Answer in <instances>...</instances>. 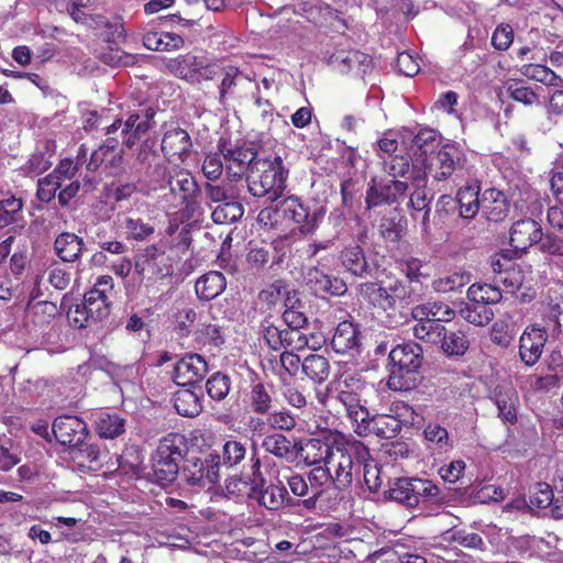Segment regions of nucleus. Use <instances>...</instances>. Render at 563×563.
I'll list each match as a JSON object with an SVG mask.
<instances>
[{"label":"nucleus","instance_id":"obj_32","mask_svg":"<svg viewBox=\"0 0 563 563\" xmlns=\"http://www.w3.org/2000/svg\"><path fill=\"white\" fill-rule=\"evenodd\" d=\"M84 310L86 309V314L89 316L92 321H100L108 317L109 301L108 296L106 295V288H93L85 295Z\"/></svg>","mask_w":563,"mask_h":563},{"label":"nucleus","instance_id":"obj_44","mask_svg":"<svg viewBox=\"0 0 563 563\" xmlns=\"http://www.w3.org/2000/svg\"><path fill=\"white\" fill-rule=\"evenodd\" d=\"M461 317L468 323L475 325H486L494 318L492 308L476 302L467 303L460 310Z\"/></svg>","mask_w":563,"mask_h":563},{"label":"nucleus","instance_id":"obj_28","mask_svg":"<svg viewBox=\"0 0 563 563\" xmlns=\"http://www.w3.org/2000/svg\"><path fill=\"white\" fill-rule=\"evenodd\" d=\"M225 287L224 275L217 271H210L197 279L195 291L199 299L209 301L221 295Z\"/></svg>","mask_w":563,"mask_h":563},{"label":"nucleus","instance_id":"obj_37","mask_svg":"<svg viewBox=\"0 0 563 563\" xmlns=\"http://www.w3.org/2000/svg\"><path fill=\"white\" fill-rule=\"evenodd\" d=\"M203 57L191 54L180 55L168 63V68L179 78L195 84V76Z\"/></svg>","mask_w":563,"mask_h":563},{"label":"nucleus","instance_id":"obj_42","mask_svg":"<svg viewBox=\"0 0 563 563\" xmlns=\"http://www.w3.org/2000/svg\"><path fill=\"white\" fill-rule=\"evenodd\" d=\"M467 298L472 302L488 307V305H495L499 302L503 298V295L499 288L489 284H473L467 289Z\"/></svg>","mask_w":563,"mask_h":563},{"label":"nucleus","instance_id":"obj_33","mask_svg":"<svg viewBox=\"0 0 563 563\" xmlns=\"http://www.w3.org/2000/svg\"><path fill=\"white\" fill-rule=\"evenodd\" d=\"M331 366L327 357L309 354L302 360V373L314 384H322L330 375Z\"/></svg>","mask_w":563,"mask_h":563},{"label":"nucleus","instance_id":"obj_57","mask_svg":"<svg viewBox=\"0 0 563 563\" xmlns=\"http://www.w3.org/2000/svg\"><path fill=\"white\" fill-rule=\"evenodd\" d=\"M389 291L394 295L396 301L398 302L400 309L407 308L417 301L418 295L415 289L404 284L400 280H395L389 284Z\"/></svg>","mask_w":563,"mask_h":563},{"label":"nucleus","instance_id":"obj_60","mask_svg":"<svg viewBox=\"0 0 563 563\" xmlns=\"http://www.w3.org/2000/svg\"><path fill=\"white\" fill-rule=\"evenodd\" d=\"M411 316L417 321L416 325L412 328V332L415 338L421 340L420 330L427 331L428 325L431 323H435L434 319H431V314L429 313V302L417 305L411 309Z\"/></svg>","mask_w":563,"mask_h":563},{"label":"nucleus","instance_id":"obj_20","mask_svg":"<svg viewBox=\"0 0 563 563\" xmlns=\"http://www.w3.org/2000/svg\"><path fill=\"white\" fill-rule=\"evenodd\" d=\"M284 217L299 224L300 232L311 233L318 225L320 213L309 211L308 207L300 202L296 197H288L282 201Z\"/></svg>","mask_w":563,"mask_h":563},{"label":"nucleus","instance_id":"obj_15","mask_svg":"<svg viewBox=\"0 0 563 563\" xmlns=\"http://www.w3.org/2000/svg\"><path fill=\"white\" fill-rule=\"evenodd\" d=\"M207 373V361L200 354L190 353L175 364L173 379L179 386H191L201 382Z\"/></svg>","mask_w":563,"mask_h":563},{"label":"nucleus","instance_id":"obj_56","mask_svg":"<svg viewBox=\"0 0 563 563\" xmlns=\"http://www.w3.org/2000/svg\"><path fill=\"white\" fill-rule=\"evenodd\" d=\"M23 208V201L14 196L0 200V229L14 222L15 214Z\"/></svg>","mask_w":563,"mask_h":563},{"label":"nucleus","instance_id":"obj_55","mask_svg":"<svg viewBox=\"0 0 563 563\" xmlns=\"http://www.w3.org/2000/svg\"><path fill=\"white\" fill-rule=\"evenodd\" d=\"M446 534H449L448 539L450 541L456 542L464 548L481 551L485 548V542L478 533L467 532L466 530L461 529L446 531Z\"/></svg>","mask_w":563,"mask_h":563},{"label":"nucleus","instance_id":"obj_29","mask_svg":"<svg viewBox=\"0 0 563 563\" xmlns=\"http://www.w3.org/2000/svg\"><path fill=\"white\" fill-rule=\"evenodd\" d=\"M336 446L321 439H309L303 446L297 448L298 452H301V456L308 465H316L324 463L329 465L328 461L331 460L335 452Z\"/></svg>","mask_w":563,"mask_h":563},{"label":"nucleus","instance_id":"obj_35","mask_svg":"<svg viewBox=\"0 0 563 563\" xmlns=\"http://www.w3.org/2000/svg\"><path fill=\"white\" fill-rule=\"evenodd\" d=\"M174 407L183 417H196L202 410L199 396L191 389L181 388L174 394Z\"/></svg>","mask_w":563,"mask_h":563},{"label":"nucleus","instance_id":"obj_23","mask_svg":"<svg viewBox=\"0 0 563 563\" xmlns=\"http://www.w3.org/2000/svg\"><path fill=\"white\" fill-rule=\"evenodd\" d=\"M340 262L346 272L361 278L373 277L377 271L376 265L367 261L364 250L357 244L344 247L340 253Z\"/></svg>","mask_w":563,"mask_h":563},{"label":"nucleus","instance_id":"obj_39","mask_svg":"<svg viewBox=\"0 0 563 563\" xmlns=\"http://www.w3.org/2000/svg\"><path fill=\"white\" fill-rule=\"evenodd\" d=\"M125 420L117 413L101 412L96 420L100 438L114 439L124 432Z\"/></svg>","mask_w":563,"mask_h":563},{"label":"nucleus","instance_id":"obj_6","mask_svg":"<svg viewBox=\"0 0 563 563\" xmlns=\"http://www.w3.org/2000/svg\"><path fill=\"white\" fill-rule=\"evenodd\" d=\"M421 341L439 345L448 357H461L471 346L470 335L461 329H448L441 323H431L427 331L420 330Z\"/></svg>","mask_w":563,"mask_h":563},{"label":"nucleus","instance_id":"obj_26","mask_svg":"<svg viewBox=\"0 0 563 563\" xmlns=\"http://www.w3.org/2000/svg\"><path fill=\"white\" fill-rule=\"evenodd\" d=\"M332 349L339 354L357 351L360 346V332L350 321L340 322L331 340Z\"/></svg>","mask_w":563,"mask_h":563},{"label":"nucleus","instance_id":"obj_16","mask_svg":"<svg viewBox=\"0 0 563 563\" xmlns=\"http://www.w3.org/2000/svg\"><path fill=\"white\" fill-rule=\"evenodd\" d=\"M402 422L393 415L376 413L364 419V422L356 426L355 433L360 437L375 434L382 439L396 438L401 431Z\"/></svg>","mask_w":563,"mask_h":563},{"label":"nucleus","instance_id":"obj_49","mask_svg":"<svg viewBox=\"0 0 563 563\" xmlns=\"http://www.w3.org/2000/svg\"><path fill=\"white\" fill-rule=\"evenodd\" d=\"M123 158V151L120 150L118 152L111 151L107 148L106 145L101 144L99 148L95 150L91 153L90 161L88 163V169L95 170L101 164L117 166L121 163Z\"/></svg>","mask_w":563,"mask_h":563},{"label":"nucleus","instance_id":"obj_18","mask_svg":"<svg viewBox=\"0 0 563 563\" xmlns=\"http://www.w3.org/2000/svg\"><path fill=\"white\" fill-rule=\"evenodd\" d=\"M249 496L267 510H279L289 500L288 490L282 482L267 484L263 478L251 487Z\"/></svg>","mask_w":563,"mask_h":563},{"label":"nucleus","instance_id":"obj_27","mask_svg":"<svg viewBox=\"0 0 563 563\" xmlns=\"http://www.w3.org/2000/svg\"><path fill=\"white\" fill-rule=\"evenodd\" d=\"M85 243L81 238L71 232H63L55 239V254L66 263H74L80 258Z\"/></svg>","mask_w":563,"mask_h":563},{"label":"nucleus","instance_id":"obj_13","mask_svg":"<svg viewBox=\"0 0 563 563\" xmlns=\"http://www.w3.org/2000/svg\"><path fill=\"white\" fill-rule=\"evenodd\" d=\"M169 196H172V206L178 208L185 206L192 207L195 198L200 191L199 186L194 176L186 169L174 168V174L167 187Z\"/></svg>","mask_w":563,"mask_h":563},{"label":"nucleus","instance_id":"obj_30","mask_svg":"<svg viewBox=\"0 0 563 563\" xmlns=\"http://www.w3.org/2000/svg\"><path fill=\"white\" fill-rule=\"evenodd\" d=\"M189 134L183 129H173L164 134L162 140V151L168 158L177 156L183 158L191 148Z\"/></svg>","mask_w":563,"mask_h":563},{"label":"nucleus","instance_id":"obj_36","mask_svg":"<svg viewBox=\"0 0 563 563\" xmlns=\"http://www.w3.org/2000/svg\"><path fill=\"white\" fill-rule=\"evenodd\" d=\"M459 216L463 219L474 218L481 209L478 188L465 186L457 191L456 198Z\"/></svg>","mask_w":563,"mask_h":563},{"label":"nucleus","instance_id":"obj_12","mask_svg":"<svg viewBox=\"0 0 563 563\" xmlns=\"http://www.w3.org/2000/svg\"><path fill=\"white\" fill-rule=\"evenodd\" d=\"M156 111L153 107L128 112L121 131L122 144L131 148L154 125Z\"/></svg>","mask_w":563,"mask_h":563},{"label":"nucleus","instance_id":"obj_4","mask_svg":"<svg viewBox=\"0 0 563 563\" xmlns=\"http://www.w3.org/2000/svg\"><path fill=\"white\" fill-rule=\"evenodd\" d=\"M368 455L367 448L361 442L336 446L333 456L328 461L331 472H334L332 483L335 488L346 489L352 484L354 475L361 471L362 464Z\"/></svg>","mask_w":563,"mask_h":563},{"label":"nucleus","instance_id":"obj_1","mask_svg":"<svg viewBox=\"0 0 563 563\" xmlns=\"http://www.w3.org/2000/svg\"><path fill=\"white\" fill-rule=\"evenodd\" d=\"M388 358V388L396 391L416 388L421 380L420 369L423 363L421 345L413 341L397 344L389 351Z\"/></svg>","mask_w":563,"mask_h":563},{"label":"nucleus","instance_id":"obj_10","mask_svg":"<svg viewBox=\"0 0 563 563\" xmlns=\"http://www.w3.org/2000/svg\"><path fill=\"white\" fill-rule=\"evenodd\" d=\"M426 169L437 181L449 179L456 170L463 168V153L453 144H445L426 159Z\"/></svg>","mask_w":563,"mask_h":563},{"label":"nucleus","instance_id":"obj_7","mask_svg":"<svg viewBox=\"0 0 563 563\" xmlns=\"http://www.w3.org/2000/svg\"><path fill=\"white\" fill-rule=\"evenodd\" d=\"M135 273L142 280L155 283L173 274L172 260L163 247L152 244L135 261Z\"/></svg>","mask_w":563,"mask_h":563},{"label":"nucleus","instance_id":"obj_51","mask_svg":"<svg viewBox=\"0 0 563 563\" xmlns=\"http://www.w3.org/2000/svg\"><path fill=\"white\" fill-rule=\"evenodd\" d=\"M358 291L364 300L385 311L387 286L384 287L378 283L367 282L360 285Z\"/></svg>","mask_w":563,"mask_h":563},{"label":"nucleus","instance_id":"obj_2","mask_svg":"<svg viewBox=\"0 0 563 563\" xmlns=\"http://www.w3.org/2000/svg\"><path fill=\"white\" fill-rule=\"evenodd\" d=\"M288 172L279 156L263 157L254 162L246 174L249 192L256 198H265L268 202L278 200L286 188Z\"/></svg>","mask_w":563,"mask_h":563},{"label":"nucleus","instance_id":"obj_62","mask_svg":"<svg viewBox=\"0 0 563 563\" xmlns=\"http://www.w3.org/2000/svg\"><path fill=\"white\" fill-rule=\"evenodd\" d=\"M378 231L380 236L391 243H397L401 235L404 228L399 221H396L394 218H383L378 225Z\"/></svg>","mask_w":563,"mask_h":563},{"label":"nucleus","instance_id":"obj_14","mask_svg":"<svg viewBox=\"0 0 563 563\" xmlns=\"http://www.w3.org/2000/svg\"><path fill=\"white\" fill-rule=\"evenodd\" d=\"M52 431L62 445L68 446L81 445L88 435L86 422L68 415L57 417L52 424Z\"/></svg>","mask_w":563,"mask_h":563},{"label":"nucleus","instance_id":"obj_64","mask_svg":"<svg viewBox=\"0 0 563 563\" xmlns=\"http://www.w3.org/2000/svg\"><path fill=\"white\" fill-rule=\"evenodd\" d=\"M506 90L511 99L525 106H531L538 100V95L531 88L519 86L517 81L509 82Z\"/></svg>","mask_w":563,"mask_h":563},{"label":"nucleus","instance_id":"obj_31","mask_svg":"<svg viewBox=\"0 0 563 563\" xmlns=\"http://www.w3.org/2000/svg\"><path fill=\"white\" fill-rule=\"evenodd\" d=\"M412 487V477H398L389 482V488L384 493L385 497L395 500L408 508L417 507V496Z\"/></svg>","mask_w":563,"mask_h":563},{"label":"nucleus","instance_id":"obj_50","mask_svg":"<svg viewBox=\"0 0 563 563\" xmlns=\"http://www.w3.org/2000/svg\"><path fill=\"white\" fill-rule=\"evenodd\" d=\"M246 442L228 440L222 448L223 465L233 467L241 464L246 457Z\"/></svg>","mask_w":563,"mask_h":563},{"label":"nucleus","instance_id":"obj_9","mask_svg":"<svg viewBox=\"0 0 563 563\" xmlns=\"http://www.w3.org/2000/svg\"><path fill=\"white\" fill-rule=\"evenodd\" d=\"M365 384L354 377H345L341 383V389L336 396L340 404L343 405L347 417L356 426L364 422L368 418V409L366 400L363 399Z\"/></svg>","mask_w":563,"mask_h":563},{"label":"nucleus","instance_id":"obj_34","mask_svg":"<svg viewBox=\"0 0 563 563\" xmlns=\"http://www.w3.org/2000/svg\"><path fill=\"white\" fill-rule=\"evenodd\" d=\"M184 38L172 32H151L143 36V44L152 51L179 49L184 46Z\"/></svg>","mask_w":563,"mask_h":563},{"label":"nucleus","instance_id":"obj_25","mask_svg":"<svg viewBox=\"0 0 563 563\" xmlns=\"http://www.w3.org/2000/svg\"><path fill=\"white\" fill-rule=\"evenodd\" d=\"M492 399L498 408L499 418L507 423L517 422V407L519 402L518 394L510 385H497L492 395Z\"/></svg>","mask_w":563,"mask_h":563},{"label":"nucleus","instance_id":"obj_58","mask_svg":"<svg viewBox=\"0 0 563 563\" xmlns=\"http://www.w3.org/2000/svg\"><path fill=\"white\" fill-rule=\"evenodd\" d=\"M205 195L210 202L219 205L236 199V192L232 186H220L210 183L205 185Z\"/></svg>","mask_w":563,"mask_h":563},{"label":"nucleus","instance_id":"obj_43","mask_svg":"<svg viewBox=\"0 0 563 563\" xmlns=\"http://www.w3.org/2000/svg\"><path fill=\"white\" fill-rule=\"evenodd\" d=\"M520 73L525 77L547 86L560 87L563 82L553 70L540 64H526L520 68Z\"/></svg>","mask_w":563,"mask_h":563},{"label":"nucleus","instance_id":"obj_59","mask_svg":"<svg viewBox=\"0 0 563 563\" xmlns=\"http://www.w3.org/2000/svg\"><path fill=\"white\" fill-rule=\"evenodd\" d=\"M530 505L532 507L544 509L553 504V492L549 484L538 483L530 494Z\"/></svg>","mask_w":563,"mask_h":563},{"label":"nucleus","instance_id":"obj_52","mask_svg":"<svg viewBox=\"0 0 563 563\" xmlns=\"http://www.w3.org/2000/svg\"><path fill=\"white\" fill-rule=\"evenodd\" d=\"M412 487L417 496V506L429 500H438L440 497V488L430 479L412 477Z\"/></svg>","mask_w":563,"mask_h":563},{"label":"nucleus","instance_id":"obj_61","mask_svg":"<svg viewBox=\"0 0 563 563\" xmlns=\"http://www.w3.org/2000/svg\"><path fill=\"white\" fill-rule=\"evenodd\" d=\"M173 174L174 168L169 169L165 163H156L152 170L148 172V179L154 189H166Z\"/></svg>","mask_w":563,"mask_h":563},{"label":"nucleus","instance_id":"obj_5","mask_svg":"<svg viewBox=\"0 0 563 563\" xmlns=\"http://www.w3.org/2000/svg\"><path fill=\"white\" fill-rule=\"evenodd\" d=\"M221 457L218 454H187L184 456V464L180 475L190 486L205 487L219 482Z\"/></svg>","mask_w":563,"mask_h":563},{"label":"nucleus","instance_id":"obj_19","mask_svg":"<svg viewBox=\"0 0 563 563\" xmlns=\"http://www.w3.org/2000/svg\"><path fill=\"white\" fill-rule=\"evenodd\" d=\"M547 340L548 333L543 328L527 327L519 341L521 361L528 366L534 365L542 355Z\"/></svg>","mask_w":563,"mask_h":563},{"label":"nucleus","instance_id":"obj_3","mask_svg":"<svg viewBox=\"0 0 563 563\" xmlns=\"http://www.w3.org/2000/svg\"><path fill=\"white\" fill-rule=\"evenodd\" d=\"M187 451V440L180 433H169L161 439L152 456L154 481L162 486L172 484L179 474L178 464Z\"/></svg>","mask_w":563,"mask_h":563},{"label":"nucleus","instance_id":"obj_54","mask_svg":"<svg viewBox=\"0 0 563 563\" xmlns=\"http://www.w3.org/2000/svg\"><path fill=\"white\" fill-rule=\"evenodd\" d=\"M63 187V179L57 174H48L38 180L37 198L43 202H49L56 195V191Z\"/></svg>","mask_w":563,"mask_h":563},{"label":"nucleus","instance_id":"obj_8","mask_svg":"<svg viewBox=\"0 0 563 563\" xmlns=\"http://www.w3.org/2000/svg\"><path fill=\"white\" fill-rule=\"evenodd\" d=\"M220 154L223 156L225 170L231 180H238L242 176L251 172L254 162H258L260 157L253 146L239 143L227 144L219 143Z\"/></svg>","mask_w":563,"mask_h":563},{"label":"nucleus","instance_id":"obj_40","mask_svg":"<svg viewBox=\"0 0 563 563\" xmlns=\"http://www.w3.org/2000/svg\"><path fill=\"white\" fill-rule=\"evenodd\" d=\"M124 228L129 239L145 241L155 233V223L152 219L144 220L141 217H126Z\"/></svg>","mask_w":563,"mask_h":563},{"label":"nucleus","instance_id":"obj_48","mask_svg":"<svg viewBox=\"0 0 563 563\" xmlns=\"http://www.w3.org/2000/svg\"><path fill=\"white\" fill-rule=\"evenodd\" d=\"M439 134L432 129H422L412 140V147H416L420 152V156L433 155L434 150L439 146Z\"/></svg>","mask_w":563,"mask_h":563},{"label":"nucleus","instance_id":"obj_24","mask_svg":"<svg viewBox=\"0 0 563 563\" xmlns=\"http://www.w3.org/2000/svg\"><path fill=\"white\" fill-rule=\"evenodd\" d=\"M483 216L490 222L504 221L510 211V201L506 195L495 188L486 189L481 198Z\"/></svg>","mask_w":563,"mask_h":563},{"label":"nucleus","instance_id":"obj_53","mask_svg":"<svg viewBox=\"0 0 563 563\" xmlns=\"http://www.w3.org/2000/svg\"><path fill=\"white\" fill-rule=\"evenodd\" d=\"M272 396L262 383H257L252 387L251 407L254 412L261 415L268 413L272 408Z\"/></svg>","mask_w":563,"mask_h":563},{"label":"nucleus","instance_id":"obj_17","mask_svg":"<svg viewBox=\"0 0 563 563\" xmlns=\"http://www.w3.org/2000/svg\"><path fill=\"white\" fill-rule=\"evenodd\" d=\"M542 228L531 218L512 223L509 230V243L516 252H526L532 245L542 241Z\"/></svg>","mask_w":563,"mask_h":563},{"label":"nucleus","instance_id":"obj_47","mask_svg":"<svg viewBox=\"0 0 563 563\" xmlns=\"http://www.w3.org/2000/svg\"><path fill=\"white\" fill-rule=\"evenodd\" d=\"M383 169L394 179L405 177L410 169V157L408 155L395 154L389 156L380 155Z\"/></svg>","mask_w":563,"mask_h":563},{"label":"nucleus","instance_id":"obj_46","mask_svg":"<svg viewBox=\"0 0 563 563\" xmlns=\"http://www.w3.org/2000/svg\"><path fill=\"white\" fill-rule=\"evenodd\" d=\"M230 387V377L221 372H216L206 382L207 394L217 401H221L228 396Z\"/></svg>","mask_w":563,"mask_h":563},{"label":"nucleus","instance_id":"obj_45","mask_svg":"<svg viewBox=\"0 0 563 563\" xmlns=\"http://www.w3.org/2000/svg\"><path fill=\"white\" fill-rule=\"evenodd\" d=\"M471 282V274L454 272L433 282V288L438 292L460 291Z\"/></svg>","mask_w":563,"mask_h":563},{"label":"nucleus","instance_id":"obj_41","mask_svg":"<svg viewBox=\"0 0 563 563\" xmlns=\"http://www.w3.org/2000/svg\"><path fill=\"white\" fill-rule=\"evenodd\" d=\"M244 214V208L236 199L218 205L211 213L217 224H229L240 220Z\"/></svg>","mask_w":563,"mask_h":563},{"label":"nucleus","instance_id":"obj_63","mask_svg":"<svg viewBox=\"0 0 563 563\" xmlns=\"http://www.w3.org/2000/svg\"><path fill=\"white\" fill-rule=\"evenodd\" d=\"M363 477L371 492H377L383 485L382 468L374 462H363Z\"/></svg>","mask_w":563,"mask_h":563},{"label":"nucleus","instance_id":"obj_38","mask_svg":"<svg viewBox=\"0 0 563 563\" xmlns=\"http://www.w3.org/2000/svg\"><path fill=\"white\" fill-rule=\"evenodd\" d=\"M262 448L278 459L289 460L292 449H297V443L292 444L283 433H272L263 439Z\"/></svg>","mask_w":563,"mask_h":563},{"label":"nucleus","instance_id":"obj_22","mask_svg":"<svg viewBox=\"0 0 563 563\" xmlns=\"http://www.w3.org/2000/svg\"><path fill=\"white\" fill-rule=\"evenodd\" d=\"M305 283L316 296H324L327 294L340 296L347 289L342 279L332 277L318 267H311L307 271Z\"/></svg>","mask_w":563,"mask_h":563},{"label":"nucleus","instance_id":"obj_21","mask_svg":"<svg viewBox=\"0 0 563 563\" xmlns=\"http://www.w3.org/2000/svg\"><path fill=\"white\" fill-rule=\"evenodd\" d=\"M329 63L342 74L354 70L363 76L373 68L372 57L360 51H336L331 55Z\"/></svg>","mask_w":563,"mask_h":563},{"label":"nucleus","instance_id":"obj_11","mask_svg":"<svg viewBox=\"0 0 563 563\" xmlns=\"http://www.w3.org/2000/svg\"><path fill=\"white\" fill-rule=\"evenodd\" d=\"M408 184L398 179L377 180L373 178L366 190L365 203L367 209L382 205L398 202L408 191Z\"/></svg>","mask_w":563,"mask_h":563}]
</instances>
